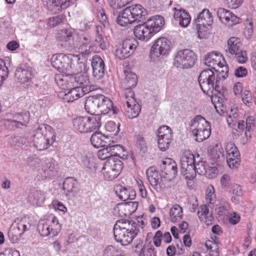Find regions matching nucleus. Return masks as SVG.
Wrapping results in <instances>:
<instances>
[{
	"label": "nucleus",
	"mask_w": 256,
	"mask_h": 256,
	"mask_svg": "<svg viewBox=\"0 0 256 256\" xmlns=\"http://www.w3.org/2000/svg\"><path fill=\"white\" fill-rule=\"evenodd\" d=\"M14 76L18 82L24 84L31 79L32 74L26 67L20 66L15 72Z\"/></svg>",
	"instance_id": "obj_34"
},
{
	"label": "nucleus",
	"mask_w": 256,
	"mask_h": 256,
	"mask_svg": "<svg viewBox=\"0 0 256 256\" xmlns=\"http://www.w3.org/2000/svg\"><path fill=\"white\" fill-rule=\"evenodd\" d=\"M224 70H216L207 68L200 74L198 81L204 92L208 94L214 90L220 94L222 90V82L228 76V68L227 66L222 67Z\"/></svg>",
	"instance_id": "obj_2"
},
{
	"label": "nucleus",
	"mask_w": 256,
	"mask_h": 256,
	"mask_svg": "<svg viewBox=\"0 0 256 256\" xmlns=\"http://www.w3.org/2000/svg\"><path fill=\"white\" fill-rule=\"evenodd\" d=\"M162 174L168 182H170L176 176L178 168L176 163L171 158L161 160L160 164Z\"/></svg>",
	"instance_id": "obj_15"
},
{
	"label": "nucleus",
	"mask_w": 256,
	"mask_h": 256,
	"mask_svg": "<svg viewBox=\"0 0 256 256\" xmlns=\"http://www.w3.org/2000/svg\"><path fill=\"white\" fill-rule=\"evenodd\" d=\"M230 192L238 196L242 195V189L241 186L238 184H234L230 190Z\"/></svg>",
	"instance_id": "obj_64"
},
{
	"label": "nucleus",
	"mask_w": 256,
	"mask_h": 256,
	"mask_svg": "<svg viewBox=\"0 0 256 256\" xmlns=\"http://www.w3.org/2000/svg\"><path fill=\"white\" fill-rule=\"evenodd\" d=\"M98 156L100 160H105L108 159V161L106 163H110V160L111 159L116 160L115 157H112L111 154L110 148L108 146L99 150L98 152Z\"/></svg>",
	"instance_id": "obj_44"
},
{
	"label": "nucleus",
	"mask_w": 256,
	"mask_h": 256,
	"mask_svg": "<svg viewBox=\"0 0 256 256\" xmlns=\"http://www.w3.org/2000/svg\"><path fill=\"white\" fill-rule=\"evenodd\" d=\"M137 83L138 77L134 73L130 72H126L122 83V87L125 90L124 96L129 91L134 92L132 89L136 86Z\"/></svg>",
	"instance_id": "obj_32"
},
{
	"label": "nucleus",
	"mask_w": 256,
	"mask_h": 256,
	"mask_svg": "<svg viewBox=\"0 0 256 256\" xmlns=\"http://www.w3.org/2000/svg\"><path fill=\"white\" fill-rule=\"evenodd\" d=\"M242 2V0H226V4L228 7L232 9L238 8Z\"/></svg>",
	"instance_id": "obj_61"
},
{
	"label": "nucleus",
	"mask_w": 256,
	"mask_h": 256,
	"mask_svg": "<svg viewBox=\"0 0 256 256\" xmlns=\"http://www.w3.org/2000/svg\"><path fill=\"white\" fill-rule=\"evenodd\" d=\"M76 38H78V44L76 46L74 47V51H76L78 48H80L82 50L86 48L88 46L90 48H92V46L90 44V36L88 35L80 36L76 34Z\"/></svg>",
	"instance_id": "obj_41"
},
{
	"label": "nucleus",
	"mask_w": 256,
	"mask_h": 256,
	"mask_svg": "<svg viewBox=\"0 0 256 256\" xmlns=\"http://www.w3.org/2000/svg\"><path fill=\"white\" fill-rule=\"evenodd\" d=\"M88 132L99 130L102 125L101 116L100 114H92L87 117Z\"/></svg>",
	"instance_id": "obj_36"
},
{
	"label": "nucleus",
	"mask_w": 256,
	"mask_h": 256,
	"mask_svg": "<svg viewBox=\"0 0 256 256\" xmlns=\"http://www.w3.org/2000/svg\"><path fill=\"white\" fill-rule=\"evenodd\" d=\"M209 156L212 164L214 166L219 160L224 158L223 148L218 146V144L214 148H210L209 152Z\"/></svg>",
	"instance_id": "obj_37"
},
{
	"label": "nucleus",
	"mask_w": 256,
	"mask_h": 256,
	"mask_svg": "<svg viewBox=\"0 0 256 256\" xmlns=\"http://www.w3.org/2000/svg\"><path fill=\"white\" fill-rule=\"evenodd\" d=\"M206 198L209 204H214L216 201V196L214 192V188L212 186L208 187Z\"/></svg>",
	"instance_id": "obj_54"
},
{
	"label": "nucleus",
	"mask_w": 256,
	"mask_h": 256,
	"mask_svg": "<svg viewBox=\"0 0 256 256\" xmlns=\"http://www.w3.org/2000/svg\"><path fill=\"white\" fill-rule=\"evenodd\" d=\"M94 44L98 46L102 50L106 48V44L104 42V40L102 35H98L96 36L94 40Z\"/></svg>",
	"instance_id": "obj_62"
},
{
	"label": "nucleus",
	"mask_w": 256,
	"mask_h": 256,
	"mask_svg": "<svg viewBox=\"0 0 256 256\" xmlns=\"http://www.w3.org/2000/svg\"><path fill=\"white\" fill-rule=\"evenodd\" d=\"M54 80L58 86L62 89H65L67 87L66 86L68 84L67 76L57 75L55 76Z\"/></svg>",
	"instance_id": "obj_56"
},
{
	"label": "nucleus",
	"mask_w": 256,
	"mask_h": 256,
	"mask_svg": "<svg viewBox=\"0 0 256 256\" xmlns=\"http://www.w3.org/2000/svg\"><path fill=\"white\" fill-rule=\"evenodd\" d=\"M54 137L52 128L48 125L42 124L38 127L34 136V146L38 150H43L54 142Z\"/></svg>",
	"instance_id": "obj_6"
},
{
	"label": "nucleus",
	"mask_w": 256,
	"mask_h": 256,
	"mask_svg": "<svg viewBox=\"0 0 256 256\" xmlns=\"http://www.w3.org/2000/svg\"><path fill=\"white\" fill-rule=\"evenodd\" d=\"M138 42L133 39L124 40L122 44L116 50V55L120 60L128 58L134 52L136 48Z\"/></svg>",
	"instance_id": "obj_17"
},
{
	"label": "nucleus",
	"mask_w": 256,
	"mask_h": 256,
	"mask_svg": "<svg viewBox=\"0 0 256 256\" xmlns=\"http://www.w3.org/2000/svg\"><path fill=\"white\" fill-rule=\"evenodd\" d=\"M103 256H122L120 252L112 246H108L105 248Z\"/></svg>",
	"instance_id": "obj_51"
},
{
	"label": "nucleus",
	"mask_w": 256,
	"mask_h": 256,
	"mask_svg": "<svg viewBox=\"0 0 256 256\" xmlns=\"http://www.w3.org/2000/svg\"><path fill=\"white\" fill-rule=\"evenodd\" d=\"M241 46L242 44L238 38L235 37L230 38L228 40L226 48L225 50L226 55L229 58L232 56V55L242 50Z\"/></svg>",
	"instance_id": "obj_31"
},
{
	"label": "nucleus",
	"mask_w": 256,
	"mask_h": 256,
	"mask_svg": "<svg viewBox=\"0 0 256 256\" xmlns=\"http://www.w3.org/2000/svg\"><path fill=\"white\" fill-rule=\"evenodd\" d=\"M205 246L208 250H210L208 256H218V248L216 244L208 240L206 242Z\"/></svg>",
	"instance_id": "obj_48"
},
{
	"label": "nucleus",
	"mask_w": 256,
	"mask_h": 256,
	"mask_svg": "<svg viewBox=\"0 0 256 256\" xmlns=\"http://www.w3.org/2000/svg\"><path fill=\"white\" fill-rule=\"evenodd\" d=\"M27 230V226L23 220L17 222L15 221L12 224L8 232L9 239L12 243L17 242L22 234Z\"/></svg>",
	"instance_id": "obj_19"
},
{
	"label": "nucleus",
	"mask_w": 256,
	"mask_h": 256,
	"mask_svg": "<svg viewBox=\"0 0 256 256\" xmlns=\"http://www.w3.org/2000/svg\"><path fill=\"white\" fill-rule=\"evenodd\" d=\"M216 14L222 22L228 26H232L240 22V18L229 10L220 8L218 9Z\"/></svg>",
	"instance_id": "obj_20"
},
{
	"label": "nucleus",
	"mask_w": 256,
	"mask_h": 256,
	"mask_svg": "<svg viewBox=\"0 0 256 256\" xmlns=\"http://www.w3.org/2000/svg\"><path fill=\"white\" fill-rule=\"evenodd\" d=\"M146 174L148 182L154 190L158 192L161 191L165 186L162 174H159L156 169L151 166L148 168Z\"/></svg>",
	"instance_id": "obj_18"
},
{
	"label": "nucleus",
	"mask_w": 256,
	"mask_h": 256,
	"mask_svg": "<svg viewBox=\"0 0 256 256\" xmlns=\"http://www.w3.org/2000/svg\"><path fill=\"white\" fill-rule=\"evenodd\" d=\"M63 189L68 192L66 195L75 196L79 191V184L74 178H67L63 182Z\"/></svg>",
	"instance_id": "obj_29"
},
{
	"label": "nucleus",
	"mask_w": 256,
	"mask_h": 256,
	"mask_svg": "<svg viewBox=\"0 0 256 256\" xmlns=\"http://www.w3.org/2000/svg\"><path fill=\"white\" fill-rule=\"evenodd\" d=\"M80 58L78 56L64 54H57L51 58V64L52 66L58 71L62 72H80L86 69V66L82 62H78Z\"/></svg>",
	"instance_id": "obj_4"
},
{
	"label": "nucleus",
	"mask_w": 256,
	"mask_h": 256,
	"mask_svg": "<svg viewBox=\"0 0 256 256\" xmlns=\"http://www.w3.org/2000/svg\"><path fill=\"white\" fill-rule=\"evenodd\" d=\"M171 221L176 222L182 218V209L178 204L174 205L171 208L170 212Z\"/></svg>",
	"instance_id": "obj_42"
},
{
	"label": "nucleus",
	"mask_w": 256,
	"mask_h": 256,
	"mask_svg": "<svg viewBox=\"0 0 256 256\" xmlns=\"http://www.w3.org/2000/svg\"><path fill=\"white\" fill-rule=\"evenodd\" d=\"M136 147L137 150L142 154H144L148 150L145 140L142 136L139 135L136 136Z\"/></svg>",
	"instance_id": "obj_46"
},
{
	"label": "nucleus",
	"mask_w": 256,
	"mask_h": 256,
	"mask_svg": "<svg viewBox=\"0 0 256 256\" xmlns=\"http://www.w3.org/2000/svg\"><path fill=\"white\" fill-rule=\"evenodd\" d=\"M120 124L119 123L116 124L115 122L113 121L108 122L106 124V130L111 132H112L114 134L116 135L120 132Z\"/></svg>",
	"instance_id": "obj_53"
},
{
	"label": "nucleus",
	"mask_w": 256,
	"mask_h": 256,
	"mask_svg": "<svg viewBox=\"0 0 256 256\" xmlns=\"http://www.w3.org/2000/svg\"><path fill=\"white\" fill-rule=\"evenodd\" d=\"M64 17L62 15H58L50 18L48 20V25L50 27H54L64 23Z\"/></svg>",
	"instance_id": "obj_52"
},
{
	"label": "nucleus",
	"mask_w": 256,
	"mask_h": 256,
	"mask_svg": "<svg viewBox=\"0 0 256 256\" xmlns=\"http://www.w3.org/2000/svg\"><path fill=\"white\" fill-rule=\"evenodd\" d=\"M145 22L154 35L162 30L164 20L162 16L156 15L150 18Z\"/></svg>",
	"instance_id": "obj_28"
},
{
	"label": "nucleus",
	"mask_w": 256,
	"mask_h": 256,
	"mask_svg": "<svg viewBox=\"0 0 256 256\" xmlns=\"http://www.w3.org/2000/svg\"><path fill=\"white\" fill-rule=\"evenodd\" d=\"M226 162L231 168L240 162V154L237 147L233 143L228 144L226 148Z\"/></svg>",
	"instance_id": "obj_21"
},
{
	"label": "nucleus",
	"mask_w": 256,
	"mask_h": 256,
	"mask_svg": "<svg viewBox=\"0 0 256 256\" xmlns=\"http://www.w3.org/2000/svg\"><path fill=\"white\" fill-rule=\"evenodd\" d=\"M175 10L174 18L179 22L180 25L184 28L186 27L190 22V16L189 14L184 9L177 10L176 8L173 9Z\"/></svg>",
	"instance_id": "obj_33"
},
{
	"label": "nucleus",
	"mask_w": 256,
	"mask_h": 256,
	"mask_svg": "<svg viewBox=\"0 0 256 256\" xmlns=\"http://www.w3.org/2000/svg\"><path fill=\"white\" fill-rule=\"evenodd\" d=\"M132 0H108L109 6L112 8V14L117 15L116 22L124 26L128 24L140 22L146 18L147 11L140 4L132 5L125 8L121 13L118 14V10L131 2Z\"/></svg>",
	"instance_id": "obj_1"
},
{
	"label": "nucleus",
	"mask_w": 256,
	"mask_h": 256,
	"mask_svg": "<svg viewBox=\"0 0 256 256\" xmlns=\"http://www.w3.org/2000/svg\"><path fill=\"white\" fill-rule=\"evenodd\" d=\"M108 146L110 148V152L112 157H115L116 160H118V156L120 154V152H124V148L120 144Z\"/></svg>",
	"instance_id": "obj_55"
},
{
	"label": "nucleus",
	"mask_w": 256,
	"mask_h": 256,
	"mask_svg": "<svg viewBox=\"0 0 256 256\" xmlns=\"http://www.w3.org/2000/svg\"><path fill=\"white\" fill-rule=\"evenodd\" d=\"M190 129L195 140L198 142L208 138L211 133L210 122L201 115L196 116L191 120Z\"/></svg>",
	"instance_id": "obj_5"
},
{
	"label": "nucleus",
	"mask_w": 256,
	"mask_h": 256,
	"mask_svg": "<svg viewBox=\"0 0 256 256\" xmlns=\"http://www.w3.org/2000/svg\"><path fill=\"white\" fill-rule=\"evenodd\" d=\"M222 55L220 53L216 52H212L207 54L204 59V64L206 66L211 68L212 70L214 69L216 71V66H218L220 68V70H224L222 67L227 66H224L220 62Z\"/></svg>",
	"instance_id": "obj_23"
},
{
	"label": "nucleus",
	"mask_w": 256,
	"mask_h": 256,
	"mask_svg": "<svg viewBox=\"0 0 256 256\" xmlns=\"http://www.w3.org/2000/svg\"><path fill=\"white\" fill-rule=\"evenodd\" d=\"M230 58H235L236 62L240 64L246 63L248 60L246 52L244 50L239 51L236 54L232 55V56Z\"/></svg>",
	"instance_id": "obj_47"
},
{
	"label": "nucleus",
	"mask_w": 256,
	"mask_h": 256,
	"mask_svg": "<svg viewBox=\"0 0 256 256\" xmlns=\"http://www.w3.org/2000/svg\"><path fill=\"white\" fill-rule=\"evenodd\" d=\"M196 60V56L190 50L184 49L175 54L173 64L178 68L184 69L192 67Z\"/></svg>",
	"instance_id": "obj_8"
},
{
	"label": "nucleus",
	"mask_w": 256,
	"mask_h": 256,
	"mask_svg": "<svg viewBox=\"0 0 256 256\" xmlns=\"http://www.w3.org/2000/svg\"><path fill=\"white\" fill-rule=\"evenodd\" d=\"M138 232V224L126 219L117 220L114 226V239L122 246L130 244Z\"/></svg>",
	"instance_id": "obj_3"
},
{
	"label": "nucleus",
	"mask_w": 256,
	"mask_h": 256,
	"mask_svg": "<svg viewBox=\"0 0 256 256\" xmlns=\"http://www.w3.org/2000/svg\"><path fill=\"white\" fill-rule=\"evenodd\" d=\"M194 170L196 171V174L200 175H206L207 173V169L205 166V162L203 161V158L198 154L196 156L194 155Z\"/></svg>",
	"instance_id": "obj_38"
},
{
	"label": "nucleus",
	"mask_w": 256,
	"mask_h": 256,
	"mask_svg": "<svg viewBox=\"0 0 256 256\" xmlns=\"http://www.w3.org/2000/svg\"><path fill=\"white\" fill-rule=\"evenodd\" d=\"M33 198L32 203L38 206H40L44 202L45 197L44 192L40 190H35L32 193Z\"/></svg>",
	"instance_id": "obj_45"
},
{
	"label": "nucleus",
	"mask_w": 256,
	"mask_h": 256,
	"mask_svg": "<svg viewBox=\"0 0 256 256\" xmlns=\"http://www.w3.org/2000/svg\"><path fill=\"white\" fill-rule=\"evenodd\" d=\"M38 230L42 236H49L50 238H54L60 232L61 226L58 218L53 217L52 220H40L38 225Z\"/></svg>",
	"instance_id": "obj_9"
},
{
	"label": "nucleus",
	"mask_w": 256,
	"mask_h": 256,
	"mask_svg": "<svg viewBox=\"0 0 256 256\" xmlns=\"http://www.w3.org/2000/svg\"><path fill=\"white\" fill-rule=\"evenodd\" d=\"M234 74L236 78H244L247 76L248 70L243 66H239L235 69Z\"/></svg>",
	"instance_id": "obj_59"
},
{
	"label": "nucleus",
	"mask_w": 256,
	"mask_h": 256,
	"mask_svg": "<svg viewBox=\"0 0 256 256\" xmlns=\"http://www.w3.org/2000/svg\"><path fill=\"white\" fill-rule=\"evenodd\" d=\"M84 70H85L80 72H76V74L70 78V82L74 84L80 85L79 86H92V85H88L89 82L88 76L86 74L82 73Z\"/></svg>",
	"instance_id": "obj_35"
},
{
	"label": "nucleus",
	"mask_w": 256,
	"mask_h": 256,
	"mask_svg": "<svg viewBox=\"0 0 256 256\" xmlns=\"http://www.w3.org/2000/svg\"><path fill=\"white\" fill-rule=\"evenodd\" d=\"M40 160L35 156H30L28 158V164L32 167L36 168L38 166Z\"/></svg>",
	"instance_id": "obj_63"
},
{
	"label": "nucleus",
	"mask_w": 256,
	"mask_h": 256,
	"mask_svg": "<svg viewBox=\"0 0 256 256\" xmlns=\"http://www.w3.org/2000/svg\"><path fill=\"white\" fill-rule=\"evenodd\" d=\"M171 42L166 38H158L150 48V56L154 60L160 56H166L171 50Z\"/></svg>",
	"instance_id": "obj_11"
},
{
	"label": "nucleus",
	"mask_w": 256,
	"mask_h": 256,
	"mask_svg": "<svg viewBox=\"0 0 256 256\" xmlns=\"http://www.w3.org/2000/svg\"><path fill=\"white\" fill-rule=\"evenodd\" d=\"M122 162L120 160H110V163H106L102 170L104 177L108 180L116 178L122 168Z\"/></svg>",
	"instance_id": "obj_14"
},
{
	"label": "nucleus",
	"mask_w": 256,
	"mask_h": 256,
	"mask_svg": "<svg viewBox=\"0 0 256 256\" xmlns=\"http://www.w3.org/2000/svg\"><path fill=\"white\" fill-rule=\"evenodd\" d=\"M213 23V18L209 10L206 8L204 9L197 16L194 20V24L197 30L198 35L205 31L208 26H210Z\"/></svg>",
	"instance_id": "obj_16"
},
{
	"label": "nucleus",
	"mask_w": 256,
	"mask_h": 256,
	"mask_svg": "<svg viewBox=\"0 0 256 256\" xmlns=\"http://www.w3.org/2000/svg\"><path fill=\"white\" fill-rule=\"evenodd\" d=\"M92 74L96 80L102 78L104 73V60L99 56L96 55L93 56L92 60Z\"/></svg>",
	"instance_id": "obj_24"
},
{
	"label": "nucleus",
	"mask_w": 256,
	"mask_h": 256,
	"mask_svg": "<svg viewBox=\"0 0 256 256\" xmlns=\"http://www.w3.org/2000/svg\"><path fill=\"white\" fill-rule=\"evenodd\" d=\"M157 138L172 136V130L167 126H160L156 132Z\"/></svg>",
	"instance_id": "obj_50"
},
{
	"label": "nucleus",
	"mask_w": 256,
	"mask_h": 256,
	"mask_svg": "<svg viewBox=\"0 0 256 256\" xmlns=\"http://www.w3.org/2000/svg\"><path fill=\"white\" fill-rule=\"evenodd\" d=\"M107 138L102 134L101 132H95L90 138L92 144L96 148L104 146L106 142L105 139Z\"/></svg>",
	"instance_id": "obj_40"
},
{
	"label": "nucleus",
	"mask_w": 256,
	"mask_h": 256,
	"mask_svg": "<svg viewBox=\"0 0 256 256\" xmlns=\"http://www.w3.org/2000/svg\"><path fill=\"white\" fill-rule=\"evenodd\" d=\"M102 99L99 106V111L104 114L112 112L113 114H117L120 112L119 108L114 106L112 101L104 95L100 94V98Z\"/></svg>",
	"instance_id": "obj_25"
},
{
	"label": "nucleus",
	"mask_w": 256,
	"mask_h": 256,
	"mask_svg": "<svg viewBox=\"0 0 256 256\" xmlns=\"http://www.w3.org/2000/svg\"><path fill=\"white\" fill-rule=\"evenodd\" d=\"M172 137V136L157 138L158 148L160 150L164 152L169 148Z\"/></svg>",
	"instance_id": "obj_43"
},
{
	"label": "nucleus",
	"mask_w": 256,
	"mask_h": 256,
	"mask_svg": "<svg viewBox=\"0 0 256 256\" xmlns=\"http://www.w3.org/2000/svg\"><path fill=\"white\" fill-rule=\"evenodd\" d=\"M76 33L74 29L67 28L58 31L56 38L61 48L69 52H73L78 44V38H76Z\"/></svg>",
	"instance_id": "obj_7"
},
{
	"label": "nucleus",
	"mask_w": 256,
	"mask_h": 256,
	"mask_svg": "<svg viewBox=\"0 0 256 256\" xmlns=\"http://www.w3.org/2000/svg\"><path fill=\"white\" fill-rule=\"evenodd\" d=\"M124 106L126 116L129 118H136L141 111V106L136 101L134 92L129 91L125 96Z\"/></svg>",
	"instance_id": "obj_13"
},
{
	"label": "nucleus",
	"mask_w": 256,
	"mask_h": 256,
	"mask_svg": "<svg viewBox=\"0 0 256 256\" xmlns=\"http://www.w3.org/2000/svg\"><path fill=\"white\" fill-rule=\"evenodd\" d=\"M134 33L136 38L144 41L148 40L154 36L145 22L136 26L134 30Z\"/></svg>",
	"instance_id": "obj_27"
},
{
	"label": "nucleus",
	"mask_w": 256,
	"mask_h": 256,
	"mask_svg": "<svg viewBox=\"0 0 256 256\" xmlns=\"http://www.w3.org/2000/svg\"><path fill=\"white\" fill-rule=\"evenodd\" d=\"M95 90L94 86H76L70 88L68 92H60L58 95L65 102H72L83 96L86 94Z\"/></svg>",
	"instance_id": "obj_12"
},
{
	"label": "nucleus",
	"mask_w": 256,
	"mask_h": 256,
	"mask_svg": "<svg viewBox=\"0 0 256 256\" xmlns=\"http://www.w3.org/2000/svg\"><path fill=\"white\" fill-rule=\"evenodd\" d=\"M73 126L79 132H88L87 117L80 116L73 120Z\"/></svg>",
	"instance_id": "obj_39"
},
{
	"label": "nucleus",
	"mask_w": 256,
	"mask_h": 256,
	"mask_svg": "<svg viewBox=\"0 0 256 256\" xmlns=\"http://www.w3.org/2000/svg\"><path fill=\"white\" fill-rule=\"evenodd\" d=\"M205 246L208 250H210L208 256H218V248L216 244L208 240L206 242Z\"/></svg>",
	"instance_id": "obj_49"
},
{
	"label": "nucleus",
	"mask_w": 256,
	"mask_h": 256,
	"mask_svg": "<svg viewBox=\"0 0 256 256\" xmlns=\"http://www.w3.org/2000/svg\"><path fill=\"white\" fill-rule=\"evenodd\" d=\"M102 99L100 94L88 97L85 102L84 107L87 112L91 114L99 111V106Z\"/></svg>",
	"instance_id": "obj_30"
},
{
	"label": "nucleus",
	"mask_w": 256,
	"mask_h": 256,
	"mask_svg": "<svg viewBox=\"0 0 256 256\" xmlns=\"http://www.w3.org/2000/svg\"><path fill=\"white\" fill-rule=\"evenodd\" d=\"M118 196L122 200H134L136 196L135 190L131 187L126 188L121 185L116 186L114 188Z\"/></svg>",
	"instance_id": "obj_26"
},
{
	"label": "nucleus",
	"mask_w": 256,
	"mask_h": 256,
	"mask_svg": "<svg viewBox=\"0 0 256 256\" xmlns=\"http://www.w3.org/2000/svg\"><path fill=\"white\" fill-rule=\"evenodd\" d=\"M0 256H20L19 252L12 248H6L0 252Z\"/></svg>",
	"instance_id": "obj_60"
},
{
	"label": "nucleus",
	"mask_w": 256,
	"mask_h": 256,
	"mask_svg": "<svg viewBox=\"0 0 256 256\" xmlns=\"http://www.w3.org/2000/svg\"><path fill=\"white\" fill-rule=\"evenodd\" d=\"M74 0H42L44 5L53 14L60 12L62 8H65L69 6V4L72 2Z\"/></svg>",
	"instance_id": "obj_22"
},
{
	"label": "nucleus",
	"mask_w": 256,
	"mask_h": 256,
	"mask_svg": "<svg viewBox=\"0 0 256 256\" xmlns=\"http://www.w3.org/2000/svg\"><path fill=\"white\" fill-rule=\"evenodd\" d=\"M92 25V21L84 19L80 22L78 30L80 32H86L90 30Z\"/></svg>",
	"instance_id": "obj_57"
},
{
	"label": "nucleus",
	"mask_w": 256,
	"mask_h": 256,
	"mask_svg": "<svg viewBox=\"0 0 256 256\" xmlns=\"http://www.w3.org/2000/svg\"><path fill=\"white\" fill-rule=\"evenodd\" d=\"M194 154L190 151L186 152L180 160V171L186 179L193 180L196 177Z\"/></svg>",
	"instance_id": "obj_10"
},
{
	"label": "nucleus",
	"mask_w": 256,
	"mask_h": 256,
	"mask_svg": "<svg viewBox=\"0 0 256 256\" xmlns=\"http://www.w3.org/2000/svg\"><path fill=\"white\" fill-rule=\"evenodd\" d=\"M242 100L248 106H250L252 104V96L250 91L244 90L242 94Z\"/></svg>",
	"instance_id": "obj_58"
}]
</instances>
